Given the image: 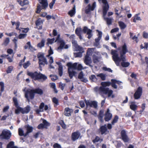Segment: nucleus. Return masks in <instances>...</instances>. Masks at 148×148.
<instances>
[{"label": "nucleus", "instance_id": "f257e3e1", "mask_svg": "<svg viewBox=\"0 0 148 148\" xmlns=\"http://www.w3.org/2000/svg\"><path fill=\"white\" fill-rule=\"evenodd\" d=\"M128 52L127 46L124 44L122 47V50L120 52V56L116 50H112L111 53L112 55V58L117 66H119L121 62V65L123 67H127L130 64L128 62H126L125 54Z\"/></svg>", "mask_w": 148, "mask_h": 148}, {"label": "nucleus", "instance_id": "f03ea898", "mask_svg": "<svg viewBox=\"0 0 148 148\" xmlns=\"http://www.w3.org/2000/svg\"><path fill=\"white\" fill-rule=\"evenodd\" d=\"M111 82H103L101 83V84L102 86L99 88L98 87H95L94 89L95 91L97 92L99 90L100 92L105 94H108V96L110 97L111 96L113 92V91L111 90H109L108 88H106L107 86H109L111 85L112 87L115 89L117 88V86L116 84L120 85L122 82L119 81L117 80L114 79H112L111 80Z\"/></svg>", "mask_w": 148, "mask_h": 148}, {"label": "nucleus", "instance_id": "7ed1b4c3", "mask_svg": "<svg viewBox=\"0 0 148 148\" xmlns=\"http://www.w3.org/2000/svg\"><path fill=\"white\" fill-rule=\"evenodd\" d=\"M27 75L35 80H38L40 82H43L47 79V77L45 75L41 73H38L37 72L34 73L28 72Z\"/></svg>", "mask_w": 148, "mask_h": 148}, {"label": "nucleus", "instance_id": "20e7f679", "mask_svg": "<svg viewBox=\"0 0 148 148\" xmlns=\"http://www.w3.org/2000/svg\"><path fill=\"white\" fill-rule=\"evenodd\" d=\"M103 1L104 4L103 6V16L104 20L106 21L107 24L108 25H110L112 24V19L111 18L105 17V16L109 9V5L106 0H103Z\"/></svg>", "mask_w": 148, "mask_h": 148}, {"label": "nucleus", "instance_id": "39448f33", "mask_svg": "<svg viewBox=\"0 0 148 148\" xmlns=\"http://www.w3.org/2000/svg\"><path fill=\"white\" fill-rule=\"evenodd\" d=\"M76 64H72L71 62H69L67 64L68 67V72L70 79H72L75 76L76 72L74 71V69H76Z\"/></svg>", "mask_w": 148, "mask_h": 148}, {"label": "nucleus", "instance_id": "423d86ee", "mask_svg": "<svg viewBox=\"0 0 148 148\" xmlns=\"http://www.w3.org/2000/svg\"><path fill=\"white\" fill-rule=\"evenodd\" d=\"M40 3L42 5L41 6L39 4H38L37 10L36 11L37 13H39L42 9H45L48 5L47 0H42Z\"/></svg>", "mask_w": 148, "mask_h": 148}, {"label": "nucleus", "instance_id": "0eeeda50", "mask_svg": "<svg viewBox=\"0 0 148 148\" xmlns=\"http://www.w3.org/2000/svg\"><path fill=\"white\" fill-rule=\"evenodd\" d=\"M85 102L86 105V109H87L89 106L90 108H93L95 109L97 108V102L96 101H89L88 100H85Z\"/></svg>", "mask_w": 148, "mask_h": 148}, {"label": "nucleus", "instance_id": "6e6552de", "mask_svg": "<svg viewBox=\"0 0 148 148\" xmlns=\"http://www.w3.org/2000/svg\"><path fill=\"white\" fill-rule=\"evenodd\" d=\"M11 136V133L10 131L8 130L5 129L2 132L1 134L0 135V138H1L6 140L9 139Z\"/></svg>", "mask_w": 148, "mask_h": 148}, {"label": "nucleus", "instance_id": "1a4fd4ad", "mask_svg": "<svg viewBox=\"0 0 148 148\" xmlns=\"http://www.w3.org/2000/svg\"><path fill=\"white\" fill-rule=\"evenodd\" d=\"M60 34H58L57 37L56 38V40L55 41V42L57 41L58 43H60V46L58 47V49H62L64 48L65 49L68 48V46L67 45H66L65 47H64L65 44V42L63 40L60 38Z\"/></svg>", "mask_w": 148, "mask_h": 148}, {"label": "nucleus", "instance_id": "9d476101", "mask_svg": "<svg viewBox=\"0 0 148 148\" xmlns=\"http://www.w3.org/2000/svg\"><path fill=\"white\" fill-rule=\"evenodd\" d=\"M96 31L98 33L97 35L98 37L95 39V42L94 43V46L99 48L101 47V45L99 43V41L101 38L102 33L101 32L98 30H97Z\"/></svg>", "mask_w": 148, "mask_h": 148}, {"label": "nucleus", "instance_id": "9b49d317", "mask_svg": "<svg viewBox=\"0 0 148 148\" xmlns=\"http://www.w3.org/2000/svg\"><path fill=\"white\" fill-rule=\"evenodd\" d=\"M48 106L47 105H45L43 102L41 103L39 106V109H37L35 111L37 114H39L40 112H43L44 110H48Z\"/></svg>", "mask_w": 148, "mask_h": 148}, {"label": "nucleus", "instance_id": "f8f14e48", "mask_svg": "<svg viewBox=\"0 0 148 148\" xmlns=\"http://www.w3.org/2000/svg\"><path fill=\"white\" fill-rule=\"evenodd\" d=\"M96 6V3L94 2L91 5L90 4L88 5L85 8V13L89 14L91 11L93 10Z\"/></svg>", "mask_w": 148, "mask_h": 148}, {"label": "nucleus", "instance_id": "ddd939ff", "mask_svg": "<svg viewBox=\"0 0 148 148\" xmlns=\"http://www.w3.org/2000/svg\"><path fill=\"white\" fill-rule=\"evenodd\" d=\"M83 32L84 33H86L88 35L87 38L88 39H90L92 36V30L89 29L87 27L85 26L83 27Z\"/></svg>", "mask_w": 148, "mask_h": 148}, {"label": "nucleus", "instance_id": "4468645a", "mask_svg": "<svg viewBox=\"0 0 148 148\" xmlns=\"http://www.w3.org/2000/svg\"><path fill=\"white\" fill-rule=\"evenodd\" d=\"M84 61L86 65L89 66L91 68H92L93 67V66L91 65L92 61L91 58L89 57V55H86L84 58Z\"/></svg>", "mask_w": 148, "mask_h": 148}, {"label": "nucleus", "instance_id": "2eb2a0df", "mask_svg": "<svg viewBox=\"0 0 148 148\" xmlns=\"http://www.w3.org/2000/svg\"><path fill=\"white\" fill-rule=\"evenodd\" d=\"M25 97L26 98L28 101L29 102L30 101L29 97L31 99H32L34 98V95L32 94V92H31V90H30V89H28L27 90L26 92L25 93Z\"/></svg>", "mask_w": 148, "mask_h": 148}, {"label": "nucleus", "instance_id": "dca6fc26", "mask_svg": "<svg viewBox=\"0 0 148 148\" xmlns=\"http://www.w3.org/2000/svg\"><path fill=\"white\" fill-rule=\"evenodd\" d=\"M142 89L139 87L134 94V97L135 99H138L140 98L142 95Z\"/></svg>", "mask_w": 148, "mask_h": 148}, {"label": "nucleus", "instance_id": "f3484780", "mask_svg": "<svg viewBox=\"0 0 148 148\" xmlns=\"http://www.w3.org/2000/svg\"><path fill=\"white\" fill-rule=\"evenodd\" d=\"M121 135L122 140L125 142H127L129 141V139L127 136L126 132L124 130H122L121 132Z\"/></svg>", "mask_w": 148, "mask_h": 148}, {"label": "nucleus", "instance_id": "a211bd4d", "mask_svg": "<svg viewBox=\"0 0 148 148\" xmlns=\"http://www.w3.org/2000/svg\"><path fill=\"white\" fill-rule=\"evenodd\" d=\"M83 30L80 27H77L75 30L76 34L79 37L80 40L83 39V37L82 36Z\"/></svg>", "mask_w": 148, "mask_h": 148}, {"label": "nucleus", "instance_id": "6ab92c4d", "mask_svg": "<svg viewBox=\"0 0 148 148\" xmlns=\"http://www.w3.org/2000/svg\"><path fill=\"white\" fill-rule=\"evenodd\" d=\"M80 135V134L78 131L73 133L71 135L72 139L73 141H75L78 139Z\"/></svg>", "mask_w": 148, "mask_h": 148}, {"label": "nucleus", "instance_id": "aec40b11", "mask_svg": "<svg viewBox=\"0 0 148 148\" xmlns=\"http://www.w3.org/2000/svg\"><path fill=\"white\" fill-rule=\"evenodd\" d=\"M43 22L44 21L41 20L40 18H39L36 21V25L39 29H42V25Z\"/></svg>", "mask_w": 148, "mask_h": 148}, {"label": "nucleus", "instance_id": "412c9836", "mask_svg": "<svg viewBox=\"0 0 148 148\" xmlns=\"http://www.w3.org/2000/svg\"><path fill=\"white\" fill-rule=\"evenodd\" d=\"M38 62L40 66L41 65L44 66L45 64H48V62L47 60V59L44 56L39 58V59H38Z\"/></svg>", "mask_w": 148, "mask_h": 148}, {"label": "nucleus", "instance_id": "4be33fe9", "mask_svg": "<svg viewBox=\"0 0 148 148\" xmlns=\"http://www.w3.org/2000/svg\"><path fill=\"white\" fill-rule=\"evenodd\" d=\"M105 120L106 121L110 120L112 118V114L110 112V110L109 108L107 110V112L105 114Z\"/></svg>", "mask_w": 148, "mask_h": 148}, {"label": "nucleus", "instance_id": "5701e85b", "mask_svg": "<svg viewBox=\"0 0 148 148\" xmlns=\"http://www.w3.org/2000/svg\"><path fill=\"white\" fill-rule=\"evenodd\" d=\"M27 132L25 133V136H27L29 133L32 132L33 131V127L29 125H26L25 126Z\"/></svg>", "mask_w": 148, "mask_h": 148}, {"label": "nucleus", "instance_id": "b1692460", "mask_svg": "<svg viewBox=\"0 0 148 148\" xmlns=\"http://www.w3.org/2000/svg\"><path fill=\"white\" fill-rule=\"evenodd\" d=\"M30 90H31V92H32V94L34 95V97L35 93H36L40 95H42L43 93V91L42 89L40 88H37L35 90L31 89H30Z\"/></svg>", "mask_w": 148, "mask_h": 148}, {"label": "nucleus", "instance_id": "393cba45", "mask_svg": "<svg viewBox=\"0 0 148 148\" xmlns=\"http://www.w3.org/2000/svg\"><path fill=\"white\" fill-rule=\"evenodd\" d=\"M73 111V109L69 108H66L64 110V114L66 116H69L71 115V113Z\"/></svg>", "mask_w": 148, "mask_h": 148}, {"label": "nucleus", "instance_id": "a878e982", "mask_svg": "<svg viewBox=\"0 0 148 148\" xmlns=\"http://www.w3.org/2000/svg\"><path fill=\"white\" fill-rule=\"evenodd\" d=\"M56 63L59 65L58 71L60 76H61L63 73V67L60 62H56Z\"/></svg>", "mask_w": 148, "mask_h": 148}, {"label": "nucleus", "instance_id": "bb28decb", "mask_svg": "<svg viewBox=\"0 0 148 148\" xmlns=\"http://www.w3.org/2000/svg\"><path fill=\"white\" fill-rule=\"evenodd\" d=\"M30 107L28 105L24 108H21V113L23 114L28 113L30 110Z\"/></svg>", "mask_w": 148, "mask_h": 148}, {"label": "nucleus", "instance_id": "cd10ccee", "mask_svg": "<svg viewBox=\"0 0 148 148\" xmlns=\"http://www.w3.org/2000/svg\"><path fill=\"white\" fill-rule=\"evenodd\" d=\"M107 130V127L106 125L101 126L100 128V130L101 134L105 133L106 132Z\"/></svg>", "mask_w": 148, "mask_h": 148}, {"label": "nucleus", "instance_id": "c85d7f7f", "mask_svg": "<svg viewBox=\"0 0 148 148\" xmlns=\"http://www.w3.org/2000/svg\"><path fill=\"white\" fill-rule=\"evenodd\" d=\"M74 47L76 51H78L82 52H84V48L82 47L79 45L78 44H75V45H74Z\"/></svg>", "mask_w": 148, "mask_h": 148}, {"label": "nucleus", "instance_id": "c756f323", "mask_svg": "<svg viewBox=\"0 0 148 148\" xmlns=\"http://www.w3.org/2000/svg\"><path fill=\"white\" fill-rule=\"evenodd\" d=\"M100 59L99 57H98L95 55H93L92 56L93 61L94 63H97L99 62Z\"/></svg>", "mask_w": 148, "mask_h": 148}, {"label": "nucleus", "instance_id": "7c9ffc66", "mask_svg": "<svg viewBox=\"0 0 148 148\" xmlns=\"http://www.w3.org/2000/svg\"><path fill=\"white\" fill-rule=\"evenodd\" d=\"M130 108L134 111H135L137 108V106L135 104V102H132L130 106Z\"/></svg>", "mask_w": 148, "mask_h": 148}, {"label": "nucleus", "instance_id": "2f4dec72", "mask_svg": "<svg viewBox=\"0 0 148 148\" xmlns=\"http://www.w3.org/2000/svg\"><path fill=\"white\" fill-rule=\"evenodd\" d=\"M95 48H88L87 50L86 55H89V56L92 55L93 52L95 51Z\"/></svg>", "mask_w": 148, "mask_h": 148}, {"label": "nucleus", "instance_id": "473e14b6", "mask_svg": "<svg viewBox=\"0 0 148 148\" xmlns=\"http://www.w3.org/2000/svg\"><path fill=\"white\" fill-rule=\"evenodd\" d=\"M89 79L91 82H96L97 81V79L96 76L94 75H92L89 77Z\"/></svg>", "mask_w": 148, "mask_h": 148}, {"label": "nucleus", "instance_id": "72a5a7b5", "mask_svg": "<svg viewBox=\"0 0 148 148\" xmlns=\"http://www.w3.org/2000/svg\"><path fill=\"white\" fill-rule=\"evenodd\" d=\"M75 13V7H74L72 10L69 11L68 14L71 17H72Z\"/></svg>", "mask_w": 148, "mask_h": 148}, {"label": "nucleus", "instance_id": "f704fd0d", "mask_svg": "<svg viewBox=\"0 0 148 148\" xmlns=\"http://www.w3.org/2000/svg\"><path fill=\"white\" fill-rule=\"evenodd\" d=\"M97 76L100 77L102 80H105L106 79V74L101 73L99 74H97Z\"/></svg>", "mask_w": 148, "mask_h": 148}, {"label": "nucleus", "instance_id": "c9c22d12", "mask_svg": "<svg viewBox=\"0 0 148 148\" xmlns=\"http://www.w3.org/2000/svg\"><path fill=\"white\" fill-rule=\"evenodd\" d=\"M18 134L20 136H23L25 137L26 136H25V134L24 133V131L21 128H19L18 129Z\"/></svg>", "mask_w": 148, "mask_h": 148}, {"label": "nucleus", "instance_id": "e433bc0d", "mask_svg": "<svg viewBox=\"0 0 148 148\" xmlns=\"http://www.w3.org/2000/svg\"><path fill=\"white\" fill-rule=\"evenodd\" d=\"M118 23L121 29H124L126 27V25L122 21H119L118 22Z\"/></svg>", "mask_w": 148, "mask_h": 148}, {"label": "nucleus", "instance_id": "4c0bfd02", "mask_svg": "<svg viewBox=\"0 0 148 148\" xmlns=\"http://www.w3.org/2000/svg\"><path fill=\"white\" fill-rule=\"evenodd\" d=\"M15 146L14 143L13 141H11L7 145L6 148H13Z\"/></svg>", "mask_w": 148, "mask_h": 148}, {"label": "nucleus", "instance_id": "58836bf2", "mask_svg": "<svg viewBox=\"0 0 148 148\" xmlns=\"http://www.w3.org/2000/svg\"><path fill=\"white\" fill-rule=\"evenodd\" d=\"M83 53L80 51L79 52H74V56L75 57L81 58L82 56V53Z\"/></svg>", "mask_w": 148, "mask_h": 148}, {"label": "nucleus", "instance_id": "ea45409f", "mask_svg": "<svg viewBox=\"0 0 148 148\" xmlns=\"http://www.w3.org/2000/svg\"><path fill=\"white\" fill-rule=\"evenodd\" d=\"M13 102L14 103V105L16 107L19 106L18 100L16 98L14 97L12 99Z\"/></svg>", "mask_w": 148, "mask_h": 148}, {"label": "nucleus", "instance_id": "a19ab883", "mask_svg": "<svg viewBox=\"0 0 148 148\" xmlns=\"http://www.w3.org/2000/svg\"><path fill=\"white\" fill-rule=\"evenodd\" d=\"M10 41V38H6L4 41V42L2 44L3 45H4L5 46H7L8 44L9 43Z\"/></svg>", "mask_w": 148, "mask_h": 148}, {"label": "nucleus", "instance_id": "79ce46f5", "mask_svg": "<svg viewBox=\"0 0 148 148\" xmlns=\"http://www.w3.org/2000/svg\"><path fill=\"white\" fill-rule=\"evenodd\" d=\"M45 41L44 39L42 40L41 42L38 43V47H39L40 48H41L42 47H43L45 45Z\"/></svg>", "mask_w": 148, "mask_h": 148}, {"label": "nucleus", "instance_id": "37998d69", "mask_svg": "<svg viewBox=\"0 0 148 148\" xmlns=\"http://www.w3.org/2000/svg\"><path fill=\"white\" fill-rule=\"evenodd\" d=\"M74 64H76V69H74L76 70L77 69L78 70H81L83 69V67L81 64H79L77 65V63H75Z\"/></svg>", "mask_w": 148, "mask_h": 148}, {"label": "nucleus", "instance_id": "c03bdc74", "mask_svg": "<svg viewBox=\"0 0 148 148\" xmlns=\"http://www.w3.org/2000/svg\"><path fill=\"white\" fill-rule=\"evenodd\" d=\"M16 107V109L15 110V113L16 114H18L20 112L21 113V108L19 106Z\"/></svg>", "mask_w": 148, "mask_h": 148}, {"label": "nucleus", "instance_id": "a18cd8bd", "mask_svg": "<svg viewBox=\"0 0 148 148\" xmlns=\"http://www.w3.org/2000/svg\"><path fill=\"white\" fill-rule=\"evenodd\" d=\"M27 35L26 34H20L18 36H16V38L20 39H23L26 37Z\"/></svg>", "mask_w": 148, "mask_h": 148}, {"label": "nucleus", "instance_id": "49530a36", "mask_svg": "<svg viewBox=\"0 0 148 148\" xmlns=\"http://www.w3.org/2000/svg\"><path fill=\"white\" fill-rule=\"evenodd\" d=\"M56 39H55V38H53L52 39H49L48 38L47 39V43H49V44H52L54 42H55V40Z\"/></svg>", "mask_w": 148, "mask_h": 148}, {"label": "nucleus", "instance_id": "de8ad7c7", "mask_svg": "<svg viewBox=\"0 0 148 148\" xmlns=\"http://www.w3.org/2000/svg\"><path fill=\"white\" fill-rule=\"evenodd\" d=\"M52 101L56 105H54L55 107L56 106H57L58 105V101L56 98L53 97L52 99Z\"/></svg>", "mask_w": 148, "mask_h": 148}, {"label": "nucleus", "instance_id": "09e8293b", "mask_svg": "<svg viewBox=\"0 0 148 148\" xmlns=\"http://www.w3.org/2000/svg\"><path fill=\"white\" fill-rule=\"evenodd\" d=\"M29 3L28 1L27 0H24L23 1H21L20 4L22 6H23L25 5L28 4Z\"/></svg>", "mask_w": 148, "mask_h": 148}, {"label": "nucleus", "instance_id": "8fccbe9b", "mask_svg": "<svg viewBox=\"0 0 148 148\" xmlns=\"http://www.w3.org/2000/svg\"><path fill=\"white\" fill-rule=\"evenodd\" d=\"M50 86L51 88H52L54 89V90L55 91V92L56 93H57L58 91L56 89L55 84L54 83H51Z\"/></svg>", "mask_w": 148, "mask_h": 148}, {"label": "nucleus", "instance_id": "3c124183", "mask_svg": "<svg viewBox=\"0 0 148 148\" xmlns=\"http://www.w3.org/2000/svg\"><path fill=\"white\" fill-rule=\"evenodd\" d=\"M43 124L45 128H47V126L49 125V123L45 120H43Z\"/></svg>", "mask_w": 148, "mask_h": 148}, {"label": "nucleus", "instance_id": "603ef678", "mask_svg": "<svg viewBox=\"0 0 148 148\" xmlns=\"http://www.w3.org/2000/svg\"><path fill=\"white\" fill-rule=\"evenodd\" d=\"M118 118V116H116L112 122V125H113L115 123H116L117 121Z\"/></svg>", "mask_w": 148, "mask_h": 148}, {"label": "nucleus", "instance_id": "864d4df0", "mask_svg": "<svg viewBox=\"0 0 148 148\" xmlns=\"http://www.w3.org/2000/svg\"><path fill=\"white\" fill-rule=\"evenodd\" d=\"M102 69L105 71H108L109 72H112V70L110 68H107L106 67H104L102 68Z\"/></svg>", "mask_w": 148, "mask_h": 148}, {"label": "nucleus", "instance_id": "5fc2aeb1", "mask_svg": "<svg viewBox=\"0 0 148 148\" xmlns=\"http://www.w3.org/2000/svg\"><path fill=\"white\" fill-rule=\"evenodd\" d=\"M84 77V75L82 71H81L79 74L78 77V78L80 79H82L83 77Z\"/></svg>", "mask_w": 148, "mask_h": 148}, {"label": "nucleus", "instance_id": "6e6d98bb", "mask_svg": "<svg viewBox=\"0 0 148 148\" xmlns=\"http://www.w3.org/2000/svg\"><path fill=\"white\" fill-rule=\"evenodd\" d=\"M50 49L48 51L49 55L47 56L48 57H49L52 54L53 52V51L51 48V46L50 47Z\"/></svg>", "mask_w": 148, "mask_h": 148}, {"label": "nucleus", "instance_id": "4d7b16f0", "mask_svg": "<svg viewBox=\"0 0 148 148\" xmlns=\"http://www.w3.org/2000/svg\"><path fill=\"white\" fill-rule=\"evenodd\" d=\"M13 69V67L12 66H9L7 70L6 71L7 73H11Z\"/></svg>", "mask_w": 148, "mask_h": 148}, {"label": "nucleus", "instance_id": "13d9d810", "mask_svg": "<svg viewBox=\"0 0 148 148\" xmlns=\"http://www.w3.org/2000/svg\"><path fill=\"white\" fill-rule=\"evenodd\" d=\"M30 64L29 61H28L23 64V67L25 69H26L29 65Z\"/></svg>", "mask_w": 148, "mask_h": 148}, {"label": "nucleus", "instance_id": "bf43d9fd", "mask_svg": "<svg viewBox=\"0 0 148 148\" xmlns=\"http://www.w3.org/2000/svg\"><path fill=\"white\" fill-rule=\"evenodd\" d=\"M65 86V84H62L61 82L60 83L59 87L62 90H64Z\"/></svg>", "mask_w": 148, "mask_h": 148}, {"label": "nucleus", "instance_id": "052dcab7", "mask_svg": "<svg viewBox=\"0 0 148 148\" xmlns=\"http://www.w3.org/2000/svg\"><path fill=\"white\" fill-rule=\"evenodd\" d=\"M20 25V23L19 22H17L16 23V29L19 30L20 31H21V28H19V27Z\"/></svg>", "mask_w": 148, "mask_h": 148}, {"label": "nucleus", "instance_id": "680f3d73", "mask_svg": "<svg viewBox=\"0 0 148 148\" xmlns=\"http://www.w3.org/2000/svg\"><path fill=\"white\" fill-rule=\"evenodd\" d=\"M53 147L54 148H61V145L58 143H55L53 145Z\"/></svg>", "mask_w": 148, "mask_h": 148}, {"label": "nucleus", "instance_id": "e2e57ef3", "mask_svg": "<svg viewBox=\"0 0 148 148\" xmlns=\"http://www.w3.org/2000/svg\"><path fill=\"white\" fill-rule=\"evenodd\" d=\"M82 79H80L81 80V81H82V82L86 83L88 81V80L87 79V78L83 77V78H82Z\"/></svg>", "mask_w": 148, "mask_h": 148}, {"label": "nucleus", "instance_id": "0e129e2a", "mask_svg": "<svg viewBox=\"0 0 148 148\" xmlns=\"http://www.w3.org/2000/svg\"><path fill=\"white\" fill-rule=\"evenodd\" d=\"M82 79H80L81 80V81H82V82L86 83L88 81V80L87 79V78L83 77V78H82Z\"/></svg>", "mask_w": 148, "mask_h": 148}, {"label": "nucleus", "instance_id": "69168bd1", "mask_svg": "<svg viewBox=\"0 0 148 148\" xmlns=\"http://www.w3.org/2000/svg\"><path fill=\"white\" fill-rule=\"evenodd\" d=\"M119 30V29L118 28H115L111 30L110 32L111 33H113L115 32H117Z\"/></svg>", "mask_w": 148, "mask_h": 148}, {"label": "nucleus", "instance_id": "338daca9", "mask_svg": "<svg viewBox=\"0 0 148 148\" xmlns=\"http://www.w3.org/2000/svg\"><path fill=\"white\" fill-rule=\"evenodd\" d=\"M79 104L82 108H84L85 106L84 102L83 101H80L79 102Z\"/></svg>", "mask_w": 148, "mask_h": 148}, {"label": "nucleus", "instance_id": "774afa93", "mask_svg": "<svg viewBox=\"0 0 148 148\" xmlns=\"http://www.w3.org/2000/svg\"><path fill=\"white\" fill-rule=\"evenodd\" d=\"M38 128L39 129H42L45 128V127L43 123H41L38 126Z\"/></svg>", "mask_w": 148, "mask_h": 148}]
</instances>
